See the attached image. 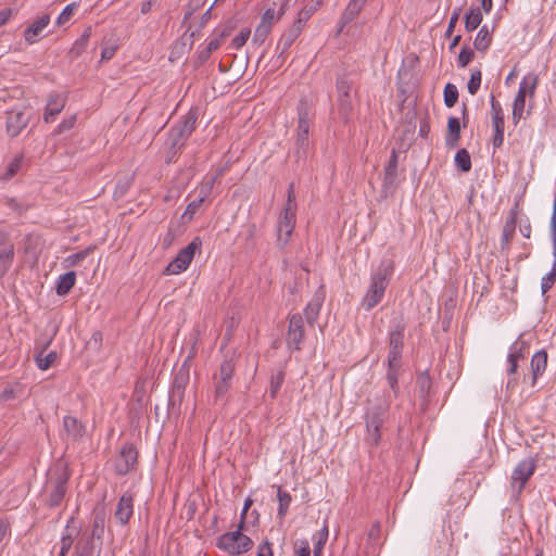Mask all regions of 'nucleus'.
I'll return each mask as SVG.
<instances>
[{"mask_svg":"<svg viewBox=\"0 0 556 556\" xmlns=\"http://www.w3.org/2000/svg\"><path fill=\"white\" fill-rule=\"evenodd\" d=\"M393 271L394 262L392 260H382L377 270L372 273L370 283L362 299V307L366 312L371 311L382 301Z\"/></svg>","mask_w":556,"mask_h":556,"instance_id":"obj_1","label":"nucleus"},{"mask_svg":"<svg viewBox=\"0 0 556 556\" xmlns=\"http://www.w3.org/2000/svg\"><path fill=\"white\" fill-rule=\"evenodd\" d=\"M368 407L365 413L367 435L365 441L370 446H377L381 441V428L388 418L390 401L382 399L375 403L368 400Z\"/></svg>","mask_w":556,"mask_h":556,"instance_id":"obj_2","label":"nucleus"},{"mask_svg":"<svg viewBox=\"0 0 556 556\" xmlns=\"http://www.w3.org/2000/svg\"><path fill=\"white\" fill-rule=\"evenodd\" d=\"M70 477L71 473L66 466H56L49 472L46 484L42 489L45 504L48 507L54 508L62 503L67 492Z\"/></svg>","mask_w":556,"mask_h":556,"instance_id":"obj_3","label":"nucleus"},{"mask_svg":"<svg viewBox=\"0 0 556 556\" xmlns=\"http://www.w3.org/2000/svg\"><path fill=\"white\" fill-rule=\"evenodd\" d=\"M298 126L295 138V154L299 159L306 157L309 147V130L313 125L315 113L309 101L301 98L296 106Z\"/></svg>","mask_w":556,"mask_h":556,"instance_id":"obj_4","label":"nucleus"},{"mask_svg":"<svg viewBox=\"0 0 556 556\" xmlns=\"http://www.w3.org/2000/svg\"><path fill=\"white\" fill-rule=\"evenodd\" d=\"M243 521H240L236 531L226 532L218 536L216 546L229 555H241L253 547V541L242 533Z\"/></svg>","mask_w":556,"mask_h":556,"instance_id":"obj_5","label":"nucleus"},{"mask_svg":"<svg viewBox=\"0 0 556 556\" xmlns=\"http://www.w3.org/2000/svg\"><path fill=\"white\" fill-rule=\"evenodd\" d=\"M202 241L195 237L187 247L181 249L176 257L166 266L164 273L166 275H178L189 267L192 262L195 251L200 249Z\"/></svg>","mask_w":556,"mask_h":556,"instance_id":"obj_6","label":"nucleus"},{"mask_svg":"<svg viewBox=\"0 0 556 556\" xmlns=\"http://www.w3.org/2000/svg\"><path fill=\"white\" fill-rule=\"evenodd\" d=\"M305 340L304 317L300 313L288 316L286 343L289 350L300 351Z\"/></svg>","mask_w":556,"mask_h":556,"instance_id":"obj_7","label":"nucleus"},{"mask_svg":"<svg viewBox=\"0 0 556 556\" xmlns=\"http://www.w3.org/2000/svg\"><path fill=\"white\" fill-rule=\"evenodd\" d=\"M285 12V4H281L278 11L275 8H267L262 15L258 26L255 28L253 42L264 43L270 34L273 25L281 18Z\"/></svg>","mask_w":556,"mask_h":556,"instance_id":"obj_8","label":"nucleus"},{"mask_svg":"<svg viewBox=\"0 0 556 556\" xmlns=\"http://www.w3.org/2000/svg\"><path fill=\"white\" fill-rule=\"evenodd\" d=\"M138 451L132 443L126 442L114 459V469L118 476H125L136 469Z\"/></svg>","mask_w":556,"mask_h":556,"instance_id":"obj_9","label":"nucleus"},{"mask_svg":"<svg viewBox=\"0 0 556 556\" xmlns=\"http://www.w3.org/2000/svg\"><path fill=\"white\" fill-rule=\"evenodd\" d=\"M296 223V211L283 207L277 225V244L283 249L291 239Z\"/></svg>","mask_w":556,"mask_h":556,"instance_id":"obj_10","label":"nucleus"},{"mask_svg":"<svg viewBox=\"0 0 556 556\" xmlns=\"http://www.w3.org/2000/svg\"><path fill=\"white\" fill-rule=\"evenodd\" d=\"M491 113H492V126L494 129V135L492 138L493 149H498L503 146L504 142V130H505V119H504V111L498 101L495 100L494 96H491Z\"/></svg>","mask_w":556,"mask_h":556,"instance_id":"obj_11","label":"nucleus"},{"mask_svg":"<svg viewBox=\"0 0 556 556\" xmlns=\"http://www.w3.org/2000/svg\"><path fill=\"white\" fill-rule=\"evenodd\" d=\"M536 468L535 462L532 458L522 459L513 471L511 488L521 493L529 478L534 473Z\"/></svg>","mask_w":556,"mask_h":556,"instance_id":"obj_12","label":"nucleus"},{"mask_svg":"<svg viewBox=\"0 0 556 556\" xmlns=\"http://www.w3.org/2000/svg\"><path fill=\"white\" fill-rule=\"evenodd\" d=\"M336 88L338 92L339 112L342 116L349 117L352 111L351 89L352 81L348 75H341L337 78Z\"/></svg>","mask_w":556,"mask_h":556,"instance_id":"obj_13","label":"nucleus"},{"mask_svg":"<svg viewBox=\"0 0 556 556\" xmlns=\"http://www.w3.org/2000/svg\"><path fill=\"white\" fill-rule=\"evenodd\" d=\"M135 494L126 491L118 500L114 511V518L122 527L129 523L134 515Z\"/></svg>","mask_w":556,"mask_h":556,"instance_id":"obj_14","label":"nucleus"},{"mask_svg":"<svg viewBox=\"0 0 556 556\" xmlns=\"http://www.w3.org/2000/svg\"><path fill=\"white\" fill-rule=\"evenodd\" d=\"M519 206L515 204L508 212V216L503 226L502 236H501V250L505 251L509 249L510 241L513 240L516 226L518 220Z\"/></svg>","mask_w":556,"mask_h":556,"instance_id":"obj_15","label":"nucleus"},{"mask_svg":"<svg viewBox=\"0 0 556 556\" xmlns=\"http://www.w3.org/2000/svg\"><path fill=\"white\" fill-rule=\"evenodd\" d=\"M300 23H293L280 37L277 43L278 59L286 60V53L303 31Z\"/></svg>","mask_w":556,"mask_h":556,"instance_id":"obj_16","label":"nucleus"},{"mask_svg":"<svg viewBox=\"0 0 556 556\" xmlns=\"http://www.w3.org/2000/svg\"><path fill=\"white\" fill-rule=\"evenodd\" d=\"M325 295H326L325 288L323 286H320L318 288V290L315 292L312 300L306 304V306L304 308L305 320L311 327H314V325L319 316V312H320L323 303L325 301Z\"/></svg>","mask_w":556,"mask_h":556,"instance_id":"obj_17","label":"nucleus"},{"mask_svg":"<svg viewBox=\"0 0 556 556\" xmlns=\"http://www.w3.org/2000/svg\"><path fill=\"white\" fill-rule=\"evenodd\" d=\"M215 184V178H204L199 187L198 198L191 201L184 215H189L190 218L198 212L202 203L211 195Z\"/></svg>","mask_w":556,"mask_h":556,"instance_id":"obj_18","label":"nucleus"},{"mask_svg":"<svg viewBox=\"0 0 556 556\" xmlns=\"http://www.w3.org/2000/svg\"><path fill=\"white\" fill-rule=\"evenodd\" d=\"M50 23V15L42 14L29 24L24 30V39L28 45L36 43L41 37L43 29Z\"/></svg>","mask_w":556,"mask_h":556,"instance_id":"obj_19","label":"nucleus"},{"mask_svg":"<svg viewBox=\"0 0 556 556\" xmlns=\"http://www.w3.org/2000/svg\"><path fill=\"white\" fill-rule=\"evenodd\" d=\"M29 116L17 110H12L8 113L7 131L10 137H16L27 126Z\"/></svg>","mask_w":556,"mask_h":556,"instance_id":"obj_20","label":"nucleus"},{"mask_svg":"<svg viewBox=\"0 0 556 556\" xmlns=\"http://www.w3.org/2000/svg\"><path fill=\"white\" fill-rule=\"evenodd\" d=\"M404 333L397 329L390 332L388 363H401Z\"/></svg>","mask_w":556,"mask_h":556,"instance_id":"obj_21","label":"nucleus"},{"mask_svg":"<svg viewBox=\"0 0 556 556\" xmlns=\"http://www.w3.org/2000/svg\"><path fill=\"white\" fill-rule=\"evenodd\" d=\"M64 105H65V99L62 96H60L58 93L49 94L46 110L43 113V121L46 123L53 122L54 118L61 113Z\"/></svg>","mask_w":556,"mask_h":556,"instance_id":"obj_22","label":"nucleus"},{"mask_svg":"<svg viewBox=\"0 0 556 556\" xmlns=\"http://www.w3.org/2000/svg\"><path fill=\"white\" fill-rule=\"evenodd\" d=\"M63 428L72 440L77 441L81 439L86 432L85 425L74 416L63 417Z\"/></svg>","mask_w":556,"mask_h":556,"instance_id":"obj_23","label":"nucleus"},{"mask_svg":"<svg viewBox=\"0 0 556 556\" xmlns=\"http://www.w3.org/2000/svg\"><path fill=\"white\" fill-rule=\"evenodd\" d=\"M366 1L367 0H351L348 3L340 18V30L358 15Z\"/></svg>","mask_w":556,"mask_h":556,"instance_id":"obj_24","label":"nucleus"},{"mask_svg":"<svg viewBox=\"0 0 556 556\" xmlns=\"http://www.w3.org/2000/svg\"><path fill=\"white\" fill-rule=\"evenodd\" d=\"M186 141L187 139L184 138L181 135L177 134L176 130H174L173 128L169 129L166 140V144L168 147L167 162H170L172 157L175 156L178 150H180L185 146Z\"/></svg>","mask_w":556,"mask_h":556,"instance_id":"obj_25","label":"nucleus"},{"mask_svg":"<svg viewBox=\"0 0 556 556\" xmlns=\"http://www.w3.org/2000/svg\"><path fill=\"white\" fill-rule=\"evenodd\" d=\"M460 138V123L455 116H451L447 121V134L445 136V143L448 148H455Z\"/></svg>","mask_w":556,"mask_h":556,"instance_id":"obj_26","label":"nucleus"},{"mask_svg":"<svg viewBox=\"0 0 556 556\" xmlns=\"http://www.w3.org/2000/svg\"><path fill=\"white\" fill-rule=\"evenodd\" d=\"M97 541V539H91L89 535H83L76 543L75 551L72 556H92Z\"/></svg>","mask_w":556,"mask_h":556,"instance_id":"obj_27","label":"nucleus"},{"mask_svg":"<svg viewBox=\"0 0 556 556\" xmlns=\"http://www.w3.org/2000/svg\"><path fill=\"white\" fill-rule=\"evenodd\" d=\"M539 85V76L535 73H528L526 76L522 77L519 88L517 92L523 91V98L526 99L527 96L530 98H533L535 96V90Z\"/></svg>","mask_w":556,"mask_h":556,"instance_id":"obj_28","label":"nucleus"},{"mask_svg":"<svg viewBox=\"0 0 556 556\" xmlns=\"http://www.w3.org/2000/svg\"><path fill=\"white\" fill-rule=\"evenodd\" d=\"M397 176V153L393 149L390 155V160L384 168L383 187L389 188L393 186Z\"/></svg>","mask_w":556,"mask_h":556,"instance_id":"obj_29","label":"nucleus"},{"mask_svg":"<svg viewBox=\"0 0 556 556\" xmlns=\"http://www.w3.org/2000/svg\"><path fill=\"white\" fill-rule=\"evenodd\" d=\"M492 31L493 28H489L488 25H483L473 41V46L478 51L484 52L489 49L492 43Z\"/></svg>","mask_w":556,"mask_h":556,"instance_id":"obj_30","label":"nucleus"},{"mask_svg":"<svg viewBox=\"0 0 556 556\" xmlns=\"http://www.w3.org/2000/svg\"><path fill=\"white\" fill-rule=\"evenodd\" d=\"M547 366V353L544 350L536 352L531 358V370L533 376V383L541 376Z\"/></svg>","mask_w":556,"mask_h":556,"instance_id":"obj_31","label":"nucleus"},{"mask_svg":"<svg viewBox=\"0 0 556 556\" xmlns=\"http://www.w3.org/2000/svg\"><path fill=\"white\" fill-rule=\"evenodd\" d=\"M401 363H388L387 381L395 397L400 394L399 376Z\"/></svg>","mask_w":556,"mask_h":556,"instance_id":"obj_32","label":"nucleus"},{"mask_svg":"<svg viewBox=\"0 0 556 556\" xmlns=\"http://www.w3.org/2000/svg\"><path fill=\"white\" fill-rule=\"evenodd\" d=\"M49 344H50V341H48L46 343V345L40 350V352L37 353L35 356L36 364H37L38 368L41 370L49 369L56 359L55 352L52 351L47 354L45 353L46 349L48 348Z\"/></svg>","mask_w":556,"mask_h":556,"instance_id":"obj_33","label":"nucleus"},{"mask_svg":"<svg viewBox=\"0 0 556 556\" xmlns=\"http://www.w3.org/2000/svg\"><path fill=\"white\" fill-rule=\"evenodd\" d=\"M483 20V15L481 13L480 8H471L466 14H465V29L468 33L473 31L479 27Z\"/></svg>","mask_w":556,"mask_h":556,"instance_id":"obj_34","label":"nucleus"},{"mask_svg":"<svg viewBox=\"0 0 556 556\" xmlns=\"http://www.w3.org/2000/svg\"><path fill=\"white\" fill-rule=\"evenodd\" d=\"M76 282V274L75 271H67L66 274L60 276L58 285H56V294L58 295H66L71 289L74 287Z\"/></svg>","mask_w":556,"mask_h":556,"instance_id":"obj_35","label":"nucleus"},{"mask_svg":"<svg viewBox=\"0 0 556 556\" xmlns=\"http://www.w3.org/2000/svg\"><path fill=\"white\" fill-rule=\"evenodd\" d=\"M91 36V27H87L81 36L73 43L70 50V56L75 59L78 58L87 48Z\"/></svg>","mask_w":556,"mask_h":556,"instance_id":"obj_36","label":"nucleus"},{"mask_svg":"<svg viewBox=\"0 0 556 556\" xmlns=\"http://www.w3.org/2000/svg\"><path fill=\"white\" fill-rule=\"evenodd\" d=\"M104 528H105V517L103 514H97L93 517L92 520V529L91 532L88 534L89 536L94 538L99 542V551L101 549L102 545V538L104 534Z\"/></svg>","mask_w":556,"mask_h":556,"instance_id":"obj_37","label":"nucleus"},{"mask_svg":"<svg viewBox=\"0 0 556 556\" xmlns=\"http://www.w3.org/2000/svg\"><path fill=\"white\" fill-rule=\"evenodd\" d=\"M235 375V362L232 358H226L219 365L218 372L214 375V377L232 383V378Z\"/></svg>","mask_w":556,"mask_h":556,"instance_id":"obj_38","label":"nucleus"},{"mask_svg":"<svg viewBox=\"0 0 556 556\" xmlns=\"http://www.w3.org/2000/svg\"><path fill=\"white\" fill-rule=\"evenodd\" d=\"M526 106V99L523 98V91L517 92L514 103H513V112H511V121L515 126H517L520 119L523 116Z\"/></svg>","mask_w":556,"mask_h":556,"instance_id":"obj_39","label":"nucleus"},{"mask_svg":"<svg viewBox=\"0 0 556 556\" xmlns=\"http://www.w3.org/2000/svg\"><path fill=\"white\" fill-rule=\"evenodd\" d=\"M277 497L279 502L277 516L280 520H283L292 498L291 495L287 491H283L281 486H278L277 489Z\"/></svg>","mask_w":556,"mask_h":556,"instance_id":"obj_40","label":"nucleus"},{"mask_svg":"<svg viewBox=\"0 0 556 556\" xmlns=\"http://www.w3.org/2000/svg\"><path fill=\"white\" fill-rule=\"evenodd\" d=\"M94 245H89L86 249L78 251L72 255H68L64 262L66 267H74L79 265L88 255H90L94 251Z\"/></svg>","mask_w":556,"mask_h":556,"instance_id":"obj_41","label":"nucleus"},{"mask_svg":"<svg viewBox=\"0 0 556 556\" xmlns=\"http://www.w3.org/2000/svg\"><path fill=\"white\" fill-rule=\"evenodd\" d=\"M454 161L457 168L463 173H467L471 169V157L466 149L458 150L455 154Z\"/></svg>","mask_w":556,"mask_h":556,"instance_id":"obj_42","label":"nucleus"},{"mask_svg":"<svg viewBox=\"0 0 556 556\" xmlns=\"http://www.w3.org/2000/svg\"><path fill=\"white\" fill-rule=\"evenodd\" d=\"M286 372L280 369L276 372H273L270 376V388L269 394L271 399H275L285 381Z\"/></svg>","mask_w":556,"mask_h":556,"instance_id":"obj_43","label":"nucleus"},{"mask_svg":"<svg viewBox=\"0 0 556 556\" xmlns=\"http://www.w3.org/2000/svg\"><path fill=\"white\" fill-rule=\"evenodd\" d=\"M214 379V401H224L226 394L228 393L229 389L231 388V383L227 381H223L216 377L213 376Z\"/></svg>","mask_w":556,"mask_h":556,"instance_id":"obj_44","label":"nucleus"},{"mask_svg":"<svg viewBox=\"0 0 556 556\" xmlns=\"http://www.w3.org/2000/svg\"><path fill=\"white\" fill-rule=\"evenodd\" d=\"M14 257L13 245L0 252V275L3 276L10 268Z\"/></svg>","mask_w":556,"mask_h":556,"instance_id":"obj_45","label":"nucleus"},{"mask_svg":"<svg viewBox=\"0 0 556 556\" xmlns=\"http://www.w3.org/2000/svg\"><path fill=\"white\" fill-rule=\"evenodd\" d=\"M319 1L315 4L305 5L298 14V18L294 21L295 23H300V26L303 28L306 25V22L313 16V14L317 11L319 7Z\"/></svg>","mask_w":556,"mask_h":556,"instance_id":"obj_46","label":"nucleus"},{"mask_svg":"<svg viewBox=\"0 0 556 556\" xmlns=\"http://www.w3.org/2000/svg\"><path fill=\"white\" fill-rule=\"evenodd\" d=\"M444 104L447 108H453L458 100V90L455 85L448 83L444 87L443 91Z\"/></svg>","mask_w":556,"mask_h":556,"instance_id":"obj_47","label":"nucleus"},{"mask_svg":"<svg viewBox=\"0 0 556 556\" xmlns=\"http://www.w3.org/2000/svg\"><path fill=\"white\" fill-rule=\"evenodd\" d=\"M77 8H78V4L76 2H72V3L67 4L63 9V11L60 13V15L58 16L55 24L58 26H63L64 24H66L73 17Z\"/></svg>","mask_w":556,"mask_h":556,"instance_id":"obj_48","label":"nucleus"},{"mask_svg":"<svg viewBox=\"0 0 556 556\" xmlns=\"http://www.w3.org/2000/svg\"><path fill=\"white\" fill-rule=\"evenodd\" d=\"M22 163H23V155L22 154H18L16 156H14L10 161V163L8 164L7 169H5L4 174H3V177L5 179H10L13 176H15L18 173V170L21 169Z\"/></svg>","mask_w":556,"mask_h":556,"instance_id":"obj_49","label":"nucleus"},{"mask_svg":"<svg viewBox=\"0 0 556 556\" xmlns=\"http://www.w3.org/2000/svg\"><path fill=\"white\" fill-rule=\"evenodd\" d=\"M482 73L480 70H475L471 72L470 79L468 81L467 88L470 94H476L481 86Z\"/></svg>","mask_w":556,"mask_h":556,"instance_id":"obj_50","label":"nucleus"},{"mask_svg":"<svg viewBox=\"0 0 556 556\" xmlns=\"http://www.w3.org/2000/svg\"><path fill=\"white\" fill-rule=\"evenodd\" d=\"M188 380H189L188 370L184 371L181 368L174 379L173 391L180 392L182 394Z\"/></svg>","mask_w":556,"mask_h":556,"instance_id":"obj_51","label":"nucleus"},{"mask_svg":"<svg viewBox=\"0 0 556 556\" xmlns=\"http://www.w3.org/2000/svg\"><path fill=\"white\" fill-rule=\"evenodd\" d=\"M328 539V527L324 526V528L318 533V540L314 543V556H321L323 548Z\"/></svg>","mask_w":556,"mask_h":556,"instance_id":"obj_52","label":"nucleus"},{"mask_svg":"<svg viewBox=\"0 0 556 556\" xmlns=\"http://www.w3.org/2000/svg\"><path fill=\"white\" fill-rule=\"evenodd\" d=\"M475 52L467 46L463 47L458 58H457V64L459 67H466L473 59Z\"/></svg>","mask_w":556,"mask_h":556,"instance_id":"obj_53","label":"nucleus"},{"mask_svg":"<svg viewBox=\"0 0 556 556\" xmlns=\"http://www.w3.org/2000/svg\"><path fill=\"white\" fill-rule=\"evenodd\" d=\"M250 35L251 30L249 28L241 29V31L232 39L231 47L237 50L242 48L247 43Z\"/></svg>","mask_w":556,"mask_h":556,"instance_id":"obj_54","label":"nucleus"},{"mask_svg":"<svg viewBox=\"0 0 556 556\" xmlns=\"http://www.w3.org/2000/svg\"><path fill=\"white\" fill-rule=\"evenodd\" d=\"M556 282V271L549 270L541 280V292L544 295Z\"/></svg>","mask_w":556,"mask_h":556,"instance_id":"obj_55","label":"nucleus"},{"mask_svg":"<svg viewBox=\"0 0 556 556\" xmlns=\"http://www.w3.org/2000/svg\"><path fill=\"white\" fill-rule=\"evenodd\" d=\"M22 393L21 388H13V387H7L1 393H0V403H4L11 400L16 399Z\"/></svg>","mask_w":556,"mask_h":556,"instance_id":"obj_56","label":"nucleus"},{"mask_svg":"<svg viewBox=\"0 0 556 556\" xmlns=\"http://www.w3.org/2000/svg\"><path fill=\"white\" fill-rule=\"evenodd\" d=\"M460 13H462V7H457L453 10L452 12V15L450 17V21H448V25H447V28H446V31H445V36L446 37H451L454 29H455V26L459 20V16H460Z\"/></svg>","mask_w":556,"mask_h":556,"instance_id":"obj_57","label":"nucleus"},{"mask_svg":"<svg viewBox=\"0 0 556 556\" xmlns=\"http://www.w3.org/2000/svg\"><path fill=\"white\" fill-rule=\"evenodd\" d=\"M103 336L101 331H94L87 341V348L93 351H100L102 346Z\"/></svg>","mask_w":556,"mask_h":556,"instance_id":"obj_58","label":"nucleus"},{"mask_svg":"<svg viewBox=\"0 0 556 556\" xmlns=\"http://www.w3.org/2000/svg\"><path fill=\"white\" fill-rule=\"evenodd\" d=\"M197 119H198V115L195 112H193L192 110L189 111L184 119L181 121V123L184 124L185 128L187 130H189L190 134L193 132V130L195 129V123H197Z\"/></svg>","mask_w":556,"mask_h":556,"instance_id":"obj_59","label":"nucleus"},{"mask_svg":"<svg viewBox=\"0 0 556 556\" xmlns=\"http://www.w3.org/2000/svg\"><path fill=\"white\" fill-rule=\"evenodd\" d=\"M73 543H74V538L72 536V534L67 533V532L63 533V535L61 538L60 552L67 554L68 551L71 549Z\"/></svg>","mask_w":556,"mask_h":556,"instance_id":"obj_60","label":"nucleus"},{"mask_svg":"<svg viewBox=\"0 0 556 556\" xmlns=\"http://www.w3.org/2000/svg\"><path fill=\"white\" fill-rule=\"evenodd\" d=\"M551 233H552V241H553V248H554L553 254H554V257H556V200L554 203L553 215L551 217Z\"/></svg>","mask_w":556,"mask_h":556,"instance_id":"obj_61","label":"nucleus"},{"mask_svg":"<svg viewBox=\"0 0 556 556\" xmlns=\"http://www.w3.org/2000/svg\"><path fill=\"white\" fill-rule=\"evenodd\" d=\"M285 207H290V208L296 211L295 191H294L293 182H291L288 187V195H287V202L285 204Z\"/></svg>","mask_w":556,"mask_h":556,"instance_id":"obj_62","label":"nucleus"},{"mask_svg":"<svg viewBox=\"0 0 556 556\" xmlns=\"http://www.w3.org/2000/svg\"><path fill=\"white\" fill-rule=\"evenodd\" d=\"M130 187V180L125 178L124 180H119L116 185L114 194L117 197H123Z\"/></svg>","mask_w":556,"mask_h":556,"instance_id":"obj_63","label":"nucleus"},{"mask_svg":"<svg viewBox=\"0 0 556 556\" xmlns=\"http://www.w3.org/2000/svg\"><path fill=\"white\" fill-rule=\"evenodd\" d=\"M256 556H274L271 543H269L268 541L261 543L257 547Z\"/></svg>","mask_w":556,"mask_h":556,"instance_id":"obj_64","label":"nucleus"}]
</instances>
